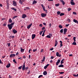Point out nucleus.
Returning <instances> with one entry per match:
<instances>
[{"instance_id":"nucleus-1","label":"nucleus","mask_w":78,"mask_h":78,"mask_svg":"<svg viewBox=\"0 0 78 78\" xmlns=\"http://www.w3.org/2000/svg\"><path fill=\"white\" fill-rule=\"evenodd\" d=\"M14 24V23H12L11 24H9L7 26L8 27V28L9 30H11L12 28V27L13 25Z\"/></svg>"},{"instance_id":"nucleus-2","label":"nucleus","mask_w":78,"mask_h":78,"mask_svg":"<svg viewBox=\"0 0 78 78\" xmlns=\"http://www.w3.org/2000/svg\"><path fill=\"white\" fill-rule=\"evenodd\" d=\"M13 5L14 6H17V2L14 1H13Z\"/></svg>"},{"instance_id":"nucleus-3","label":"nucleus","mask_w":78,"mask_h":78,"mask_svg":"<svg viewBox=\"0 0 78 78\" xmlns=\"http://www.w3.org/2000/svg\"><path fill=\"white\" fill-rule=\"evenodd\" d=\"M56 56L58 57H61V55L59 54V53L57 52L56 53Z\"/></svg>"},{"instance_id":"nucleus-4","label":"nucleus","mask_w":78,"mask_h":78,"mask_svg":"<svg viewBox=\"0 0 78 78\" xmlns=\"http://www.w3.org/2000/svg\"><path fill=\"white\" fill-rule=\"evenodd\" d=\"M47 16V14L45 13H42L41 14V17H45Z\"/></svg>"},{"instance_id":"nucleus-5","label":"nucleus","mask_w":78,"mask_h":78,"mask_svg":"<svg viewBox=\"0 0 78 78\" xmlns=\"http://www.w3.org/2000/svg\"><path fill=\"white\" fill-rule=\"evenodd\" d=\"M67 29L66 28L64 29L63 34H66V33L67 32Z\"/></svg>"},{"instance_id":"nucleus-6","label":"nucleus","mask_w":78,"mask_h":78,"mask_svg":"<svg viewBox=\"0 0 78 78\" xmlns=\"http://www.w3.org/2000/svg\"><path fill=\"white\" fill-rule=\"evenodd\" d=\"M14 56H16V55L15 54H12L10 55L9 56L10 58H13Z\"/></svg>"},{"instance_id":"nucleus-7","label":"nucleus","mask_w":78,"mask_h":78,"mask_svg":"<svg viewBox=\"0 0 78 78\" xmlns=\"http://www.w3.org/2000/svg\"><path fill=\"white\" fill-rule=\"evenodd\" d=\"M27 17V15L26 14H23L22 15V18L23 19H25V18L26 17Z\"/></svg>"},{"instance_id":"nucleus-8","label":"nucleus","mask_w":78,"mask_h":78,"mask_svg":"<svg viewBox=\"0 0 78 78\" xmlns=\"http://www.w3.org/2000/svg\"><path fill=\"white\" fill-rule=\"evenodd\" d=\"M36 37V34H33L32 35V39H34V38H35Z\"/></svg>"},{"instance_id":"nucleus-9","label":"nucleus","mask_w":78,"mask_h":78,"mask_svg":"<svg viewBox=\"0 0 78 78\" xmlns=\"http://www.w3.org/2000/svg\"><path fill=\"white\" fill-rule=\"evenodd\" d=\"M12 32L13 34H16L17 32V31L15 29H13L12 30Z\"/></svg>"},{"instance_id":"nucleus-10","label":"nucleus","mask_w":78,"mask_h":78,"mask_svg":"<svg viewBox=\"0 0 78 78\" xmlns=\"http://www.w3.org/2000/svg\"><path fill=\"white\" fill-rule=\"evenodd\" d=\"M30 8L28 7H25L24 9V11H26V10H30Z\"/></svg>"},{"instance_id":"nucleus-11","label":"nucleus","mask_w":78,"mask_h":78,"mask_svg":"<svg viewBox=\"0 0 78 78\" xmlns=\"http://www.w3.org/2000/svg\"><path fill=\"white\" fill-rule=\"evenodd\" d=\"M32 26V23H31L28 26H27V29H30V28L31 27V26Z\"/></svg>"},{"instance_id":"nucleus-12","label":"nucleus","mask_w":78,"mask_h":78,"mask_svg":"<svg viewBox=\"0 0 78 78\" xmlns=\"http://www.w3.org/2000/svg\"><path fill=\"white\" fill-rule=\"evenodd\" d=\"M60 47H62V46H63V45H62V41H60Z\"/></svg>"},{"instance_id":"nucleus-13","label":"nucleus","mask_w":78,"mask_h":78,"mask_svg":"<svg viewBox=\"0 0 78 78\" xmlns=\"http://www.w3.org/2000/svg\"><path fill=\"white\" fill-rule=\"evenodd\" d=\"M25 64H24L22 67V70H25Z\"/></svg>"},{"instance_id":"nucleus-14","label":"nucleus","mask_w":78,"mask_h":78,"mask_svg":"<svg viewBox=\"0 0 78 78\" xmlns=\"http://www.w3.org/2000/svg\"><path fill=\"white\" fill-rule=\"evenodd\" d=\"M55 42V47L57 45H58V41H57V40H56Z\"/></svg>"},{"instance_id":"nucleus-15","label":"nucleus","mask_w":78,"mask_h":78,"mask_svg":"<svg viewBox=\"0 0 78 78\" xmlns=\"http://www.w3.org/2000/svg\"><path fill=\"white\" fill-rule=\"evenodd\" d=\"M43 75H47V72L45 71L43 72Z\"/></svg>"},{"instance_id":"nucleus-16","label":"nucleus","mask_w":78,"mask_h":78,"mask_svg":"<svg viewBox=\"0 0 78 78\" xmlns=\"http://www.w3.org/2000/svg\"><path fill=\"white\" fill-rule=\"evenodd\" d=\"M60 1L61 2H62V3L63 5H65V2H64V1L62 0H60Z\"/></svg>"},{"instance_id":"nucleus-17","label":"nucleus","mask_w":78,"mask_h":78,"mask_svg":"<svg viewBox=\"0 0 78 78\" xmlns=\"http://www.w3.org/2000/svg\"><path fill=\"white\" fill-rule=\"evenodd\" d=\"M9 23H12V20H11V18H10L9 20Z\"/></svg>"},{"instance_id":"nucleus-18","label":"nucleus","mask_w":78,"mask_h":78,"mask_svg":"<svg viewBox=\"0 0 78 78\" xmlns=\"http://www.w3.org/2000/svg\"><path fill=\"white\" fill-rule=\"evenodd\" d=\"M10 66H11V64H10L9 63V64H8L6 66V68H9V67H10Z\"/></svg>"},{"instance_id":"nucleus-19","label":"nucleus","mask_w":78,"mask_h":78,"mask_svg":"<svg viewBox=\"0 0 78 78\" xmlns=\"http://www.w3.org/2000/svg\"><path fill=\"white\" fill-rule=\"evenodd\" d=\"M23 1H22V0H19V3H20V4H21V5H22V3H23Z\"/></svg>"},{"instance_id":"nucleus-20","label":"nucleus","mask_w":78,"mask_h":78,"mask_svg":"<svg viewBox=\"0 0 78 78\" xmlns=\"http://www.w3.org/2000/svg\"><path fill=\"white\" fill-rule=\"evenodd\" d=\"M65 39L66 41L67 42H69V39L68 38L66 37L65 38Z\"/></svg>"},{"instance_id":"nucleus-21","label":"nucleus","mask_w":78,"mask_h":78,"mask_svg":"<svg viewBox=\"0 0 78 78\" xmlns=\"http://www.w3.org/2000/svg\"><path fill=\"white\" fill-rule=\"evenodd\" d=\"M9 8V4L8 3H7V9H8Z\"/></svg>"},{"instance_id":"nucleus-22","label":"nucleus","mask_w":78,"mask_h":78,"mask_svg":"<svg viewBox=\"0 0 78 78\" xmlns=\"http://www.w3.org/2000/svg\"><path fill=\"white\" fill-rule=\"evenodd\" d=\"M70 3L72 5H75V2L73 1H70Z\"/></svg>"},{"instance_id":"nucleus-23","label":"nucleus","mask_w":78,"mask_h":78,"mask_svg":"<svg viewBox=\"0 0 78 78\" xmlns=\"http://www.w3.org/2000/svg\"><path fill=\"white\" fill-rule=\"evenodd\" d=\"M64 59H62L61 62V64H62L64 63Z\"/></svg>"},{"instance_id":"nucleus-24","label":"nucleus","mask_w":78,"mask_h":78,"mask_svg":"<svg viewBox=\"0 0 78 78\" xmlns=\"http://www.w3.org/2000/svg\"><path fill=\"white\" fill-rule=\"evenodd\" d=\"M11 9H12V10H14L15 11H17V9H16L14 8V7L12 8Z\"/></svg>"},{"instance_id":"nucleus-25","label":"nucleus","mask_w":78,"mask_h":78,"mask_svg":"<svg viewBox=\"0 0 78 78\" xmlns=\"http://www.w3.org/2000/svg\"><path fill=\"white\" fill-rule=\"evenodd\" d=\"M58 67H64V65L61 64L60 65L58 66Z\"/></svg>"},{"instance_id":"nucleus-26","label":"nucleus","mask_w":78,"mask_h":78,"mask_svg":"<svg viewBox=\"0 0 78 78\" xmlns=\"http://www.w3.org/2000/svg\"><path fill=\"white\" fill-rule=\"evenodd\" d=\"M33 4L32 5H34V4H36V3H37V2L36 1L34 0L33 2Z\"/></svg>"},{"instance_id":"nucleus-27","label":"nucleus","mask_w":78,"mask_h":78,"mask_svg":"<svg viewBox=\"0 0 78 78\" xmlns=\"http://www.w3.org/2000/svg\"><path fill=\"white\" fill-rule=\"evenodd\" d=\"M43 10L44 11H46V12H47V10H45V7H44L43 8Z\"/></svg>"},{"instance_id":"nucleus-28","label":"nucleus","mask_w":78,"mask_h":78,"mask_svg":"<svg viewBox=\"0 0 78 78\" xmlns=\"http://www.w3.org/2000/svg\"><path fill=\"white\" fill-rule=\"evenodd\" d=\"M72 44L73 45H76V43L75 41H74V42H73V43H72Z\"/></svg>"},{"instance_id":"nucleus-29","label":"nucleus","mask_w":78,"mask_h":78,"mask_svg":"<svg viewBox=\"0 0 78 78\" xmlns=\"http://www.w3.org/2000/svg\"><path fill=\"white\" fill-rule=\"evenodd\" d=\"M45 57H44L43 58V59L41 60L42 62H44V61H45Z\"/></svg>"},{"instance_id":"nucleus-30","label":"nucleus","mask_w":78,"mask_h":78,"mask_svg":"<svg viewBox=\"0 0 78 78\" xmlns=\"http://www.w3.org/2000/svg\"><path fill=\"white\" fill-rule=\"evenodd\" d=\"M60 5V4L59 3H58L57 4H55V6H56V7H58V6H59Z\"/></svg>"},{"instance_id":"nucleus-31","label":"nucleus","mask_w":78,"mask_h":78,"mask_svg":"<svg viewBox=\"0 0 78 78\" xmlns=\"http://www.w3.org/2000/svg\"><path fill=\"white\" fill-rule=\"evenodd\" d=\"M73 22H75V23H77L78 21H77V20L74 19L73 20Z\"/></svg>"},{"instance_id":"nucleus-32","label":"nucleus","mask_w":78,"mask_h":78,"mask_svg":"<svg viewBox=\"0 0 78 78\" xmlns=\"http://www.w3.org/2000/svg\"><path fill=\"white\" fill-rule=\"evenodd\" d=\"M65 15V14L63 13H61L60 15V16H64V15Z\"/></svg>"},{"instance_id":"nucleus-33","label":"nucleus","mask_w":78,"mask_h":78,"mask_svg":"<svg viewBox=\"0 0 78 78\" xmlns=\"http://www.w3.org/2000/svg\"><path fill=\"white\" fill-rule=\"evenodd\" d=\"M24 50H25V49H21V50H20L21 52V53H23V51H24Z\"/></svg>"},{"instance_id":"nucleus-34","label":"nucleus","mask_w":78,"mask_h":78,"mask_svg":"<svg viewBox=\"0 0 78 78\" xmlns=\"http://www.w3.org/2000/svg\"><path fill=\"white\" fill-rule=\"evenodd\" d=\"M59 28H62V26L61 25H59Z\"/></svg>"},{"instance_id":"nucleus-35","label":"nucleus","mask_w":78,"mask_h":78,"mask_svg":"<svg viewBox=\"0 0 78 78\" xmlns=\"http://www.w3.org/2000/svg\"><path fill=\"white\" fill-rule=\"evenodd\" d=\"M13 61L16 64H17V62H16V60L15 59H14Z\"/></svg>"},{"instance_id":"nucleus-36","label":"nucleus","mask_w":78,"mask_h":78,"mask_svg":"<svg viewBox=\"0 0 78 78\" xmlns=\"http://www.w3.org/2000/svg\"><path fill=\"white\" fill-rule=\"evenodd\" d=\"M73 39L74 40V41L75 42L76 41V37H74L73 38Z\"/></svg>"},{"instance_id":"nucleus-37","label":"nucleus","mask_w":78,"mask_h":78,"mask_svg":"<svg viewBox=\"0 0 78 78\" xmlns=\"http://www.w3.org/2000/svg\"><path fill=\"white\" fill-rule=\"evenodd\" d=\"M46 37H48V38H51V37L49 35L46 36Z\"/></svg>"},{"instance_id":"nucleus-38","label":"nucleus","mask_w":78,"mask_h":78,"mask_svg":"<svg viewBox=\"0 0 78 78\" xmlns=\"http://www.w3.org/2000/svg\"><path fill=\"white\" fill-rule=\"evenodd\" d=\"M37 49H34L33 50V52H35V51H37Z\"/></svg>"},{"instance_id":"nucleus-39","label":"nucleus","mask_w":78,"mask_h":78,"mask_svg":"<svg viewBox=\"0 0 78 78\" xmlns=\"http://www.w3.org/2000/svg\"><path fill=\"white\" fill-rule=\"evenodd\" d=\"M60 32L61 33H63V29H62L60 31Z\"/></svg>"},{"instance_id":"nucleus-40","label":"nucleus","mask_w":78,"mask_h":78,"mask_svg":"<svg viewBox=\"0 0 78 78\" xmlns=\"http://www.w3.org/2000/svg\"><path fill=\"white\" fill-rule=\"evenodd\" d=\"M60 13H61V12H60L59 11H58L57 12V14H58V15L60 14Z\"/></svg>"},{"instance_id":"nucleus-41","label":"nucleus","mask_w":78,"mask_h":78,"mask_svg":"<svg viewBox=\"0 0 78 78\" xmlns=\"http://www.w3.org/2000/svg\"><path fill=\"white\" fill-rule=\"evenodd\" d=\"M22 66H21L20 67H18V69H22Z\"/></svg>"},{"instance_id":"nucleus-42","label":"nucleus","mask_w":78,"mask_h":78,"mask_svg":"<svg viewBox=\"0 0 78 78\" xmlns=\"http://www.w3.org/2000/svg\"><path fill=\"white\" fill-rule=\"evenodd\" d=\"M60 61H61V60H60V59H59L57 61V62H58V63H59L60 62Z\"/></svg>"},{"instance_id":"nucleus-43","label":"nucleus","mask_w":78,"mask_h":78,"mask_svg":"<svg viewBox=\"0 0 78 78\" xmlns=\"http://www.w3.org/2000/svg\"><path fill=\"white\" fill-rule=\"evenodd\" d=\"M67 20L68 21V22H70V19H68Z\"/></svg>"},{"instance_id":"nucleus-44","label":"nucleus","mask_w":78,"mask_h":78,"mask_svg":"<svg viewBox=\"0 0 78 78\" xmlns=\"http://www.w3.org/2000/svg\"><path fill=\"white\" fill-rule=\"evenodd\" d=\"M71 8H69L68 9V11H70V10H71Z\"/></svg>"},{"instance_id":"nucleus-45","label":"nucleus","mask_w":78,"mask_h":78,"mask_svg":"<svg viewBox=\"0 0 78 78\" xmlns=\"http://www.w3.org/2000/svg\"><path fill=\"white\" fill-rule=\"evenodd\" d=\"M42 32H43V31H42L40 32V35H41L42 34Z\"/></svg>"},{"instance_id":"nucleus-46","label":"nucleus","mask_w":78,"mask_h":78,"mask_svg":"<svg viewBox=\"0 0 78 78\" xmlns=\"http://www.w3.org/2000/svg\"><path fill=\"white\" fill-rule=\"evenodd\" d=\"M73 14L76 15V13L75 12H73Z\"/></svg>"},{"instance_id":"nucleus-47","label":"nucleus","mask_w":78,"mask_h":78,"mask_svg":"<svg viewBox=\"0 0 78 78\" xmlns=\"http://www.w3.org/2000/svg\"><path fill=\"white\" fill-rule=\"evenodd\" d=\"M42 76H43L42 75H40L38 77V78H40L41 77H42Z\"/></svg>"},{"instance_id":"nucleus-48","label":"nucleus","mask_w":78,"mask_h":78,"mask_svg":"<svg viewBox=\"0 0 78 78\" xmlns=\"http://www.w3.org/2000/svg\"><path fill=\"white\" fill-rule=\"evenodd\" d=\"M16 17H17V16H14L13 17V19H14L15 18H16Z\"/></svg>"},{"instance_id":"nucleus-49","label":"nucleus","mask_w":78,"mask_h":78,"mask_svg":"<svg viewBox=\"0 0 78 78\" xmlns=\"http://www.w3.org/2000/svg\"><path fill=\"white\" fill-rule=\"evenodd\" d=\"M64 73V72H61L59 73H60V74H63V73Z\"/></svg>"},{"instance_id":"nucleus-50","label":"nucleus","mask_w":78,"mask_h":78,"mask_svg":"<svg viewBox=\"0 0 78 78\" xmlns=\"http://www.w3.org/2000/svg\"><path fill=\"white\" fill-rule=\"evenodd\" d=\"M39 26L40 27H42V24H39Z\"/></svg>"},{"instance_id":"nucleus-51","label":"nucleus","mask_w":78,"mask_h":78,"mask_svg":"<svg viewBox=\"0 0 78 78\" xmlns=\"http://www.w3.org/2000/svg\"><path fill=\"white\" fill-rule=\"evenodd\" d=\"M73 76L75 77H77V76L76 74H73Z\"/></svg>"},{"instance_id":"nucleus-52","label":"nucleus","mask_w":78,"mask_h":78,"mask_svg":"<svg viewBox=\"0 0 78 78\" xmlns=\"http://www.w3.org/2000/svg\"><path fill=\"white\" fill-rule=\"evenodd\" d=\"M45 33V32H44L42 34V36H44V33Z\"/></svg>"},{"instance_id":"nucleus-53","label":"nucleus","mask_w":78,"mask_h":78,"mask_svg":"<svg viewBox=\"0 0 78 78\" xmlns=\"http://www.w3.org/2000/svg\"><path fill=\"white\" fill-rule=\"evenodd\" d=\"M65 25L66 26V27H69V24H66Z\"/></svg>"},{"instance_id":"nucleus-54","label":"nucleus","mask_w":78,"mask_h":78,"mask_svg":"<svg viewBox=\"0 0 78 78\" xmlns=\"http://www.w3.org/2000/svg\"><path fill=\"white\" fill-rule=\"evenodd\" d=\"M43 25H44L45 26H46V25H47V24H46V23H43Z\"/></svg>"},{"instance_id":"nucleus-55","label":"nucleus","mask_w":78,"mask_h":78,"mask_svg":"<svg viewBox=\"0 0 78 78\" xmlns=\"http://www.w3.org/2000/svg\"><path fill=\"white\" fill-rule=\"evenodd\" d=\"M47 66H45L44 67V69H47Z\"/></svg>"},{"instance_id":"nucleus-56","label":"nucleus","mask_w":78,"mask_h":78,"mask_svg":"<svg viewBox=\"0 0 78 78\" xmlns=\"http://www.w3.org/2000/svg\"><path fill=\"white\" fill-rule=\"evenodd\" d=\"M30 51H31V49H30L29 50V53H31V52H30Z\"/></svg>"},{"instance_id":"nucleus-57","label":"nucleus","mask_w":78,"mask_h":78,"mask_svg":"<svg viewBox=\"0 0 78 78\" xmlns=\"http://www.w3.org/2000/svg\"><path fill=\"white\" fill-rule=\"evenodd\" d=\"M19 52H17L16 53V56H18V55H19Z\"/></svg>"},{"instance_id":"nucleus-58","label":"nucleus","mask_w":78,"mask_h":78,"mask_svg":"<svg viewBox=\"0 0 78 78\" xmlns=\"http://www.w3.org/2000/svg\"><path fill=\"white\" fill-rule=\"evenodd\" d=\"M49 35L51 37L52 36V34L50 33L49 34Z\"/></svg>"},{"instance_id":"nucleus-59","label":"nucleus","mask_w":78,"mask_h":78,"mask_svg":"<svg viewBox=\"0 0 78 78\" xmlns=\"http://www.w3.org/2000/svg\"><path fill=\"white\" fill-rule=\"evenodd\" d=\"M43 51H44V49H41V52H43Z\"/></svg>"},{"instance_id":"nucleus-60","label":"nucleus","mask_w":78,"mask_h":78,"mask_svg":"<svg viewBox=\"0 0 78 78\" xmlns=\"http://www.w3.org/2000/svg\"><path fill=\"white\" fill-rule=\"evenodd\" d=\"M41 6H42L43 8H44V7H45V6H44V5H43V4H41Z\"/></svg>"},{"instance_id":"nucleus-61","label":"nucleus","mask_w":78,"mask_h":78,"mask_svg":"<svg viewBox=\"0 0 78 78\" xmlns=\"http://www.w3.org/2000/svg\"><path fill=\"white\" fill-rule=\"evenodd\" d=\"M42 30H45V27H42Z\"/></svg>"},{"instance_id":"nucleus-62","label":"nucleus","mask_w":78,"mask_h":78,"mask_svg":"<svg viewBox=\"0 0 78 78\" xmlns=\"http://www.w3.org/2000/svg\"><path fill=\"white\" fill-rule=\"evenodd\" d=\"M6 23H4L3 24V26H6Z\"/></svg>"},{"instance_id":"nucleus-63","label":"nucleus","mask_w":78,"mask_h":78,"mask_svg":"<svg viewBox=\"0 0 78 78\" xmlns=\"http://www.w3.org/2000/svg\"><path fill=\"white\" fill-rule=\"evenodd\" d=\"M59 63H58L57 62H56V66H58V64H59Z\"/></svg>"},{"instance_id":"nucleus-64","label":"nucleus","mask_w":78,"mask_h":78,"mask_svg":"<svg viewBox=\"0 0 78 78\" xmlns=\"http://www.w3.org/2000/svg\"><path fill=\"white\" fill-rule=\"evenodd\" d=\"M50 50H53V48H52L51 49H50Z\"/></svg>"}]
</instances>
